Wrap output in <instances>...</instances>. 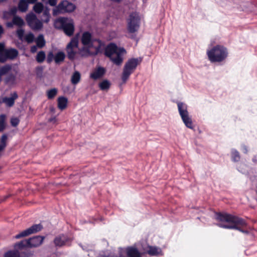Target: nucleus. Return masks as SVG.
<instances>
[{
	"instance_id": "38",
	"label": "nucleus",
	"mask_w": 257,
	"mask_h": 257,
	"mask_svg": "<svg viewBox=\"0 0 257 257\" xmlns=\"http://www.w3.org/2000/svg\"><path fill=\"white\" fill-rule=\"evenodd\" d=\"M4 257H18V250H9L5 253Z\"/></svg>"
},
{
	"instance_id": "55",
	"label": "nucleus",
	"mask_w": 257,
	"mask_h": 257,
	"mask_svg": "<svg viewBox=\"0 0 257 257\" xmlns=\"http://www.w3.org/2000/svg\"><path fill=\"white\" fill-rule=\"evenodd\" d=\"M27 1L28 3L34 4L37 1V0H27Z\"/></svg>"
},
{
	"instance_id": "48",
	"label": "nucleus",
	"mask_w": 257,
	"mask_h": 257,
	"mask_svg": "<svg viewBox=\"0 0 257 257\" xmlns=\"http://www.w3.org/2000/svg\"><path fill=\"white\" fill-rule=\"evenodd\" d=\"M37 47H38L37 45V46H35V45L32 46L31 47V49H30L31 52L32 53H35L37 51Z\"/></svg>"
},
{
	"instance_id": "29",
	"label": "nucleus",
	"mask_w": 257,
	"mask_h": 257,
	"mask_svg": "<svg viewBox=\"0 0 257 257\" xmlns=\"http://www.w3.org/2000/svg\"><path fill=\"white\" fill-rule=\"evenodd\" d=\"M65 58V54L63 52H58L55 56L54 61L56 64L63 62Z\"/></svg>"
},
{
	"instance_id": "42",
	"label": "nucleus",
	"mask_w": 257,
	"mask_h": 257,
	"mask_svg": "<svg viewBox=\"0 0 257 257\" xmlns=\"http://www.w3.org/2000/svg\"><path fill=\"white\" fill-rule=\"evenodd\" d=\"M31 253L28 251H18V257H30Z\"/></svg>"
},
{
	"instance_id": "2",
	"label": "nucleus",
	"mask_w": 257,
	"mask_h": 257,
	"mask_svg": "<svg viewBox=\"0 0 257 257\" xmlns=\"http://www.w3.org/2000/svg\"><path fill=\"white\" fill-rule=\"evenodd\" d=\"M54 27L58 30H62L68 36L73 35L74 31V25L72 19L68 17H59L54 23Z\"/></svg>"
},
{
	"instance_id": "24",
	"label": "nucleus",
	"mask_w": 257,
	"mask_h": 257,
	"mask_svg": "<svg viewBox=\"0 0 257 257\" xmlns=\"http://www.w3.org/2000/svg\"><path fill=\"white\" fill-rule=\"evenodd\" d=\"M112 257H128L126 247H118V253L112 252Z\"/></svg>"
},
{
	"instance_id": "10",
	"label": "nucleus",
	"mask_w": 257,
	"mask_h": 257,
	"mask_svg": "<svg viewBox=\"0 0 257 257\" xmlns=\"http://www.w3.org/2000/svg\"><path fill=\"white\" fill-rule=\"evenodd\" d=\"M71 241V238L68 235L61 234L56 236L53 242L55 246L60 247L64 245H70Z\"/></svg>"
},
{
	"instance_id": "39",
	"label": "nucleus",
	"mask_w": 257,
	"mask_h": 257,
	"mask_svg": "<svg viewBox=\"0 0 257 257\" xmlns=\"http://www.w3.org/2000/svg\"><path fill=\"white\" fill-rule=\"evenodd\" d=\"M35 39L34 35L32 33H29L25 36V40L28 43H32Z\"/></svg>"
},
{
	"instance_id": "21",
	"label": "nucleus",
	"mask_w": 257,
	"mask_h": 257,
	"mask_svg": "<svg viewBox=\"0 0 257 257\" xmlns=\"http://www.w3.org/2000/svg\"><path fill=\"white\" fill-rule=\"evenodd\" d=\"M150 245L145 240H141L137 244V247L140 250L141 255L147 253Z\"/></svg>"
},
{
	"instance_id": "3",
	"label": "nucleus",
	"mask_w": 257,
	"mask_h": 257,
	"mask_svg": "<svg viewBox=\"0 0 257 257\" xmlns=\"http://www.w3.org/2000/svg\"><path fill=\"white\" fill-rule=\"evenodd\" d=\"M142 61L141 57L132 58L128 59L125 63L122 74L121 79L122 82L125 83L129 78L130 75L135 71L138 65Z\"/></svg>"
},
{
	"instance_id": "46",
	"label": "nucleus",
	"mask_w": 257,
	"mask_h": 257,
	"mask_svg": "<svg viewBox=\"0 0 257 257\" xmlns=\"http://www.w3.org/2000/svg\"><path fill=\"white\" fill-rule=\"evenodd\" d=\"M57 0H48L49 4L51 6H55L57 4Z\"/></svg>"
},
{
	"instance_id": "35",
	"label": "nucleus",
	"mask_w": 257,
	"mask_h": 257,
	"mask_svg": "<svg viewBox=\"0 0 257 257\" xmlns=\"http://www.w3.org/2000/svg\"><path fill=\"white\" fill-rule=\"evenodd\" d=\"M44 9V6L41 3H36L33 7V10L37 14H40Z\"/></svg>"
},
{
	"instance_id": "14",
	"label": "nucleus",
	"mask_w": 257,
	"mask_h": 257,
	"mask_svg": "<svg viewBox=\"0 0 257 257\" xmlns=\"http://www.w3.org/2000/svg\"><path fill=\"white\" fill-rule=\"evenodd\" d=\"M45 236L36 235L28 239L29 247H36L41 245Z\"/></svg>"
},
{
	"instance_id": "31",
	"label": "nucleus",
	"mask_w": 257,
	"mask_h": 257,
	"mask_svg": "<svg viewBox=\"0 0 257 257\" xmlns=\"http://www.w3.org/2000/svg\"><path fill=\"white\" fill-rule=\"evenodd\" d=\"M110 85L111 84L110 82L105 79L100 82L98 86L101 90H106L110 88Z\"/></svg>"
},
{
	"instance_id": "16",
	"label": "nucleus",
	"mask_w": 257,
	"mask_h": 257,
	"mask_svg": "<svg viewBox=\"0 0 257 257\" xmlns=\"http://www.w3.org/2000/svg\"><path fill=\"white\" fill-rule=\"evenodd\" d=\"M128 257H142L140 251L136 245L126 247Z\"/></svg>"
},
{
	"instance_id": "50",
	"label": "nucleus",
	"mask_w": 257,
	"mask_h": 257,
	"mask_svg": "<svg viewBox=\"0 0 257 257\" xmlns=\"http://www.w3.org/2000/svg\"><path fill=\"white\" fill-rule=\"evenodd\" d=\"M252 161L254 163L257 164V155H255L253 157Z\"/></svg>"
},
{
	"instance_id": "51",
	"label": "nucleus",
	"mask_w": 257,
	"mask_h": 257,
	"mask_svg": "<svg viewBox=\"0 0 257 257\" xmlns=\"http://www.w3.org/2000/svg\"><path fill=\"white\" fill-rule=\"evenodd\" d=\"M23 33L24 31L22 29L18 31V34L19 36H21L22 35H23Z\"/></svg>"
},
{
	"instance_id": "17",
	"label": "nucleus",
	"mask_w": 257,
	"mask_h": 257,
	"mask_svg": "<svg viewBox=\"0 0 257 257\" xmlns=\"http://www.w3.org/2000/svg\"><path fill=\"white\" fill-rule=\"evenodd\" d=\"M18 95L16 92H14L11 94V97H5L2 98V102L5 103L7 106L12 107L15 103V100L18 98Z\"/></svg>"
},
{
	"instance_id": "27",
	"label": "nucleus",
	"mask_w": 257,
	"mask_h": 257,
	"mask_svg": "<svg viewBox=\"0 0 257 257\" xmlns=\"http://www.w3.org/2000/svg\"><path fill=\"white\" fill-rule=\"evenodd\" d=\"M36 43L38 47L40 48H43L46 44L44 36L43 34H40L36 40Z\"/></svg>"
},
{
	"instance_id": "59",
	"label": "nucleus",
	"mask_w": 257,
	"mask_h": 257,
	"mask_svg": "<svg viewBox=\"0 0 257 257\" xmlns=\"http://www.w3.org/2000/svg\"><path fill=\"white\" fill-rule=\"evenodd\" d=\"M6 1L7 0H0V3L4 2Z\"/></svg>"
},
{
	"instance_id": "19",
	"label": "nucleus",
	"mask_w": 257,
	"mask_h": 257,
	"mask_svg": "<svg viewBox=\"0 0 257 257\" xmlns=\"http://www.w3.org/2000/svg\"><path fill=\"white\" fill-rule=\"evenodd\" d=\"M92 35L89 32H85L82 36L81 42L84 45L92 46L93 41L91 40Z\"/></svg>"
},
{
	"instance_id": "60",
	"label": "nucleus",
	"mask_w": 257,
	"mask_h": 257,
	"mask_svg": "<svg viewBox=\"0 0 257 257\" xmlns=\"http://www.w3.org/2000/svg\"><path fill=\"white\" fill-rule=\"evenodd\" d=\"M2 100L0 98V105L3 103V102H2Z\"/></svg>"
},
{
	"instance_id": "58",
	"label": "nucleus",
	"mask_w": 257,
	"mask_h": 257,
	"mask_svg": "<svg viewBox=\"0 0 257 257\" xmlns=\"http://www.w3.org/2000/svg\"><path fill=\"white\" fill-rule=\"evenodd\" d=\"M50 18L49 17H46V21L48 22L50 20Z\"/></svg>"
},
{
	"instance_id": "32",
	"label": "nucleus",
	"mask_w": 257,
	"mask_h": 257,
	"mask_svg": "<svg viewBox=\"0 0 257 257\" xmlns=\"http://www.w3.org/2000/svg\"><path fill=\"white\" fill-rule=\"evenodd\" d=\"M14 247L15 248L22 249L25 247H28V239H24L21 240V241L16 243Z\"/></svg>"
},
{
	"instance_id": "41",
	"label": "nucleus",
	"mask_w": 257,
	"mask_h": 257,
	"mask_svg": "<svg viewBox=\"0 0 257 257\" xmlns=\"http://www.w3.org/2000/svg\"><path fill=\"white\" fill-rule=\"evenodd\" d=\"M55 56L53 54V52H49L47 56L46 61L48 64L51 63L53 60H54Z\"/></svg>"
},
{
	"instance_id": "37",
	"label": "nucleus",
	"mask_w": 257,
	"mask_h": 257,
	"mask_svg": "<svg viewBox=\"0 0 257 257\" xmlns=\"http://www.w3.org/2000/svg\"><path fill=\"white\" fill-rule=\"evenodd\" d=\"M8 139V135L4 134L1 137L0 147L4 150L7 146V141Z\"/></svg>"
},
{
	"instance_id": "45",
	"label": "nucleus",
	"mask_w": 257,
	"mask_h": 257,
	"mask_svg": "<svg viewBox=\"0 0 257 257\" xmlns=\"http://www.w3.org/2000/svg\"><path fill=\"white\" fill-rule=\"evenodd\" d=\"M15 79V76L13 74H10L6 78V80L7 82H10L11 80H14Z\"/></svg>"
},
{
	"instance_id": "4",
	"label": "nucleus",
	"mask_w": 257,
	"mask_h": 257,
	"mask_svg": "<svg viewBox=\"0 0 257 257\" xmlns=\"http://www.w3.org/2000/svg\"><path fill=\"white\" fill-rule=\"evenodd\" d=\"M177 104L179 113L185 125L188 128L193 130L194 125L188 111L187 104L180 101H178Z\"/></svg>"
},
{
	"instance_id": "9",
	"label": "nucleus",
	"mask_w": 257,
	"mask_h": 257,
	"mask_svg": "<svg viewBox=\"0 0 257 257\" xmlns=\"http://www.w3.org/2000/svg\"><path fill=\"white\" fill-rule=\"evenodd\" d=\"M78 45V40L76 37L73 38L71 41L68 44L66 47V51L68 58L70 60H73L75 58L76 52L74 51V48H77Z\"/></svg>"
},
{
	"instance_id": "7",
	"label": "nucleus",
	"mask_w": 257,
	"mask_h": 257,
	"mask_svg": "<svg viewBox=\"0 0 257 257\" xmlns=\"http://www.w3.org/2000/svg\"><path fill=\"white\" fill-rule=\"evenodd\" d=\"M76 9V6L73 3L68 1H63L54 10V14L70 13L73 12Z\"/></svg>"
},
{
	"instance_id": "49",
	"label": "nucleus",
	"mask_w": 257,
	"mask_h": 257,
	"mask_svg": "<svg viewBox=\"0 0 257 257\" xmlns=\"http://www.w3.org/2000/svg\"><path fill=\"white\" fill-rule=\"evenodd\" d=\"M17 11V10L16 8H14L11 10V12L13 15H14V16H15V15Z\"/></svg>"
},
{
	"instance_id": "1",
	"label": "nucleus",
	"mask_w": 257,
	"mask_h": 257,
	"mask_svg": "<svg viewBox=\"0 0 257 257\" xmlns=\"http://www.w3.org/2000/svg\"><path fill=\"white\" fill-rule=\"evenodd\" d=\"M207 55L211 62H222L227 58L228 52L227 49L224 46L216 45L207 50Z\"/></svg>"
},
{
	"instance_id": "61",
	"label": "nucleus",
	"mask_w": 257,
	"mask_h": 257,
	"mask_svg": "<svg viewBox=\"0 0 257 257\" xmlns=\"http://www.w3.org/2000/svg\"><path fill=\"white\" fill-rule=\"evenodd\" d=\"M130 16L132 17V16H134L133 14H132V15H130ZM135 16H136V15H135Z\"/></svg>"
},
{
	"instance_id": "44",
	"label": "nucleus",
	"mask_w": 257,
	"mask_h": 257,
	"mask_svg": "<svg viewBox=\"0 0 257 257\" xmlns=\"http://www.w3.org/2000/svg\"><path fill=\"white\" fill-rule=\"evenodd\" d=\"M37 75H41L43 72V67L42 66H38L35 69Z\"/></svg>"
},
{
	"instance_id": "33",
	"label": "nucleus",
	"mask_w": 257,
	"mask_h": 257,
	"mask_svg": "<svg viewBox=\"0 0 257 257\" xmlns=\"http://www.w3.org/2000/svg\"><path fill=\"white\" fill-rule=\"evenodd\" d=\"M11 69L12 66L9 64H6L0 67V77L3 75L7 74Z\"/></svg>"
},
{
	"instance_id": "47",
	"label": "nucleus",
	"mask_w": 257,
	"mask_h": 257,
	"mask_svg": "<svg viewBox=\"0 0 257 257\" xmlns=\"http://www.w3.org/2000/svg\"><path fill=\"white\" fill-rule=\"evenodd\" d=\"M4 49H5V44L3 43H0V57L1 56V54L3 53Z\"/></svg>"
},
{
	"instance_id": "12",
	"label": "nucleus",
	"mask_w": 257,
	"mask_h": 257,
	"mask_svg": "<svg viewBox=\"0 0 257 257\" xmlns=\"http://www.w3.org/2000/svg\"><path fill=\"white\" fill-rule=\"evenodd\" d=\"M244 224H241L240 223H233V224L228 225L225 224L224 223H217L216 225L221 228H225V229H236L237 230H239V231L245 234H248L249 233V231L247 230H244L241 228V227L239 226H246L247 224L246 221L244 220Z\"/></svg>"
},
{
	"instance_id": "15",
	"label": "nucleus",
	"mask_w": 257,
	"mask_h": 257,
	"mask_svg": "<svg viewBox=\"0 0 257 257\" xmlns=\"http://www.w3.org/2000/svg\"><path fill=\"white\" fill-rule=\"evenodd\" d=\"M106 72L105 69L101 66L97 67L90 74V77L94 80H97L102 77Z\"/></svg>"
},
{
	"instance_id": "56",
	"label": "nucleus",
	"mask_w": 257,
	"mask_h": 257,
	"mask_svg": "<svg viewBox=\"0 0 257 257\" xmlns=\"http://www.w3.org/2000/svg\"><path fill=\"white\" fill-rule=\"evenodd\" d=\"M111 2H114V3H118L120 2L122 0H110Z\"/></svg>"
},
{
	"instance_id": "34",
	"label": "nucleus",
	"mask_w": 257,
	"mask_h": 257,
	"mask_svg": "<svg viewBox=\"0 0 257 257\" xmlns=\"http://www.w3.org/2000/svg\"><path fill=\"white\" fill-rule=\"evenodd\" d=\"M46 58V54L44 51H39L36 57V60L38 63H42Z\"/></svg>"
},
{
	"instance_id": "43",
	"label": "nucleus",
	"mask_w": 257,
	"mask_h": 257,
	"mask_svg": "<svg viewBox=\"0 0 257 257\" xmlns=\"http://www.w3.org/2000/svg\"><path fill=\"white\" fill-rule=\"evenodd\" d=\"M20 122V120L17 117L12 118L11 120V125L14 127H16Z\"/></svg>"
},
{
	"instance_id": "54",
	"label": "nucleus",
	"mask_w": 257,
	"mask_h": 257,
	"mask_svg": "<svg viewBox=\"0 0 257 257\" xmlns=\"http://www.w3.org/2000/svg\"><path fill=\"white\" fill-rule=\"evenodd\" d=\"M125 52H126L125 50L123 48H120L119 49V51L118 53H120V54H121V53H125Z\"/></svg>"
},
{
	"instance_id": "22",
	"label": "nucleus",
	"mask_w": 257,
	"mask_h": 257,
	"mask_svg": "<svg viewBox=\"0 0 257 257\" xmlns=\"http://www.w3.org/2000/svg\"><path fill=\"white\" fill-rule=\"evenodd\" d=\"M162 252V250L160 248L157 246L150 245L147 253H148L151 256H156L160 254Z\"/></svg>"
},
{
	"instance_id": "6",
	"label": "nucleus",
	"mask_w": 257,
	"mask_h": 257,
	"mask_svg": "<svg viewBox=\"0 0 257 257\" xmlns=\"http://www.w3.org/2000/svg\"><path fill=\"white\" fill-rule=\"evenodd\" d=\"M141 17H130L128 20L127 29L131 34L130 38L134 39L136 37V32H138L140 27Z\"/></svg>"
},
{
	"instance_id": "13",
	"label": "nucleus",
	"mask_w": 257,
	"mask_h": 257,
	"mask_svg": "<svg viewBox=\"0 0 257 257\" xmlns=\"http://www.w3.org/2000/svg\"><path fill=\"white\" fill-rule=\"evenodd\" d=\"M28 25L34 31L40 30L43 27V23L38 17H26Z\"/></svg>"
},
{
	"instance_id": "5",
	"label": "nucleus",
	"mask_w": 257,
	"mask_h": 257,
	"mask_svg": "<svg viewBox=\"0 0 257 257\" xmlns=\"http://www.w3.org/2000/svg\"><path fill=\"white\" fill-rule=\"evenodd\" d=\"M215 219L221 222V223L227 222L231 224H233V223L244 224L243 219L224 212H215Z\"/></svg>"
},
{
	"instance_id": "52",
	"label": "nucleus",
	"mask_w": 257,
	"mask_h": 257,
	"mask_svg": "<svg viewBox=\"0 0 257 257\" xmlns=\"http://www.w3.org/2000/svg\"><path fill=\"white\" fill-rule=\"evenodd\" d=\"M243 150L244 153L246 154L247 153V152H248L247 148L246 146H243Z\"/></svg>"
},
{
	"instance_id": "11",
	"label": "nucleus",
	"mask_w": 257,
	"mask_h": 257,
	"mask_svg": "<svg viewBox=\"0 0 257 257\" xmlns=\"http://www.w3.org/2000/svg\"><path fill=\"white\" fill-rule=\"evenodd\" d=\"M18 55V51L15 48L4 49L2 54H1V62H4L7 59L13 60L16 58Z\"/></svg>"
},
{
	"instance_id": "57",
	"label": "nucleus",
	"mask_w": 257,
	"mask_h": 257,
	"mask_svg": "<svg viewBox=\"0 0 257 257\" xmlns=\"http://www.w3.org/2000/svg\"><path fill=\"white\" fill-rule=\"evenodd\" d=\"M26 16L30 17V16H36L34 14L32 13V14H29L27 15Z\"/></svg>"
},
{
	"instance_id": "28",
	"label": "nucleus",
	"mask_w": 257,
	"mask_h": 257,
	"mask_svg": "<svg viewBox=\"0 0 257 257\" xmlns=\"http://www.w3.org/2000/svg\"><path fill=\"white\" fill-rule=\"evenodd\" d=\"M28 3L26 0H20L19 5V10L22 12H26L28 8Z\"/></svg>"
},
{
	"instance_id": "36",
	"label": "nucleus",
	"mask_w": 257,
	"mask_h": 257,
	"mask_svg": "<svg viewBox=\"0 0 257 257\" xmlns=\"http://www.w3.org/2000/svg\"><path fill=\"white\" fill-rule=\"evenodd\" d=\"M57 89L55 88L51 89L47 91V94L48 98L49 99H53L57 93Z\"/></svg>"
},
{
	"instance_id": "25",
	"label": "nucleus",
	"mask_w": 257,
	"mask_h": 257,
	"mask_svg": "<svg viewBox=\"0 0 257 257\" xmlns=\"http://www.w3.org/2000/svg\"><path fill=\"white\" fill-rule=\"evenodd\" d=\"M110 60L115 65L119 66L121 64L123 61V58L120 53H116V56L115 57H111Z\"/></svg>"
},
{
	"instance_id": "53",
	"label": "nucleus",
	"mask_w": 257,
	"mask_h": 257,
	"mask_svg": "<svg viewBox=\"0 0 257 257\" xmlns=\"http://www.w3.org/2000/svg\"><path fill=\"white\" fill-rule=\"evenodd\" d=\"M4 33V29L2 26L0 25V38L2 37V35Z\"/></svg>"
},
{
	"instance_id": "20",
	"label": "nucleus",
	"mask_w": 257,
	"mask_h": 257,
	"mask_svg": "<svg viewBox=\"0 0 257 257\" xmlns=\"http://www.w3.org/2000/svg\"><path fill=\"white\" fill-rule=\"evenodd\" d=\"M13 20L11 22L7 23V26L8 28H13L14 25L19 27H22L24 25V21L22 17H13Z\"/></svg>"
},
{
	"instance_id": "62",
	"label": "nucleus",
	"mask_w": 257,
	"mask_h": 257,
	"mask_svg": "<svg viewBox=\"0 0 257 257\" xmlns=\"http://www.w3.org/2000/svg\"><path fill=\"white\" fill-rule=\"evenodd\" d=\"M3 18H8V17H3Z\"/></svg>"
},
{
	"instance_id": "40",
	"label": "nucleus",
	"mask_w": 257,
	"mask_h": 257,
	"mask_svg": "<svg viewBox=\"0 0 257 257\" xmlns=\"http://www.w3.org/2000/svg\"><path fill=\"white\" fill-rule=\"evenodd\" d=\"M5 115L4 114L0 115V132L3 131L5 128Z\"/></svg>"
},
{
	"instance_id": "18",
	"label": "nucleus",
	"mask_w": 257,
	"mask_h": 257,
	"mask_svg": "<svg viewBox=\"0 0 257 257\" xmlns=\"http://www.w3.org/2000/svg\"><path fill=\"white\" fill-rule=\"evenodd\" d=\"M117 47L114 43H111L109 44L105 50V55L106 56L109 58L112 56L114 53H116Z\"/></svg>"
},
{
	"instance_id": "8",
	"label": "nucleus",
	"mask_w": 257,
	"mask_h": 257,
	"mask_svg": "<svg viewBox=\"0 0 257 257\" xmlns=\"http://www.w3.org/2000/svg\"><path fill=\"white\" fill-rule=\"evenodd\" d=\"M43 229V225L41 223L33 224L30 227L23 230L20 233L17 234L15 238L19 239L21 237L28 236L31 234L36 233Z\"/></svg>"
},
{
	"instance_id": "26",
	"label": "nucleus",
	"mask_w": 257,
	"mask_h": 257,
	"mask_svg": "<svg viewBox=\"0 0 257 257\" xmlns=\"http://www.w3.org/2000/svg\"><path fill=\"white\" fill-rule=\"evenodd\" d=\"M231 160L234 162H238L240 161V156L239 153L235 149L231 150Z\"/></svg>"
},
{
	"instance_id": "30",
	"label": "nucleus",
	"mask_w": 257,
	"mask_h": 257,
	"mask_svg": "<svg viewBox=\"0 0 257 257\" xmlns=\"http://www.w3.org/2000/svg\"><path fill=\"white\" fill-rule=\"evenodd\" d=\"M81 75L78 71H75L71 76V81L73 84H77L80 80Z\"/></svg>"
},
{
	"instance_id": "23",
	"label": "nucleus",
	"mask_w": 257,
	"mask_h": 257,
	"mask_svg": "<svg viewBox=\"0 0 257 257\" xmlns=\"http://www.w3.org/2000/svg\"><path fill=\"white\" fill-rule=\"evenodd\" d=\"M68 99L66 97L64 96L59 97L58 98V107L60 110L64 109L67 104Z\"/></svg>"
}]
</instances>
